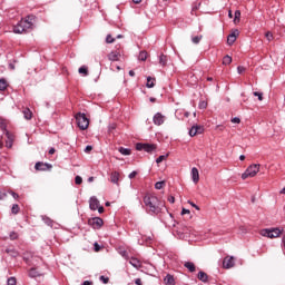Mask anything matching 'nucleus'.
I'll list each match as a JSON object with an SVG mask.
<instances>
[{"label":"nucleus","mask_w":285,"mask_h":285,"mask_svg":"<svg viewBox=\"0 0 285 285\" xmlns=\"http://www.w3.org/2000/svg\"><path fill=\"white\" fill-rule=\"evenodd\" d=\"M19 210H21V209L19 208V205L13 204L12 207H11V213H12V215H19Z\"/></svg>","instance_id":"nucleus-30"},{"label":"nucleus","mask_w":285,"mask_h":285,"mask_svg":"<svg viewBox=\"0 0 285 285\" xmlns=\"http://www.w3.org/2000/svg\"><path fill=\"white\" fill-rule=\"evenodd\" d=\"M230 63H233V58L230 56H225L223 58V66H230Z\"/></svg>","instance_id":"nucleus-23"},{"label":"nucleus","mask_w":285,"mask_h":285,"mask_svg":"<svg viewBox=\"0 0 285 285\" xmlns=\"http://www.w3.org/2000/svg\"><path fill=\"white\" fill-rule=\"evenodd\" d=\"M134 1V3H139L141 0H132Z\"/></svg>","instance_id":"nucleus-64"},{"label":"nucleus","mask_w":285,"mask_h":285,"mask_svg":"<svg viewBox=\"0 0 285 285\" xmlns=\"http://www.w3.org/2000/svg\"><path fill=\"white\" fill-rule=\"evenodd\" d=\"M92 151V146L88 145L86 148H85V153H90Z\"/></svg>","instance_id":"nucleus-54"},{"label":"nucleus","mask_w":285,"mask_h":285,"mask_svg":"<svg viewBox=\"0 0 285 285\" xmlns=\"http://www.w3.org/2000/svg\"><path fill=\"white\" fill-rule=\"evenodd\" d=\"M235 266V257L233 256H227L223 261V267L225 268H233Z\"/></svg>","instance_id":"nucleus-9"},{"label":"nucleus","mask_w":285,"mask_h":285,"mask_svg":"<svg viewBox=\"0 0 285 285\" xmlns=\"http://www.w3.org/2000/svg\"><path fill=\"white\" fill-rule=\"evenodd\" d=\"M164 282L167 285H175V277L170 274H167Z\"/></svg>","instance_id":"nucleus-19"},{"label":"nucleus","mask_w":285,"mask_h":285,"mask_svg":"<svg viewBox=\"0 0 285 285\" xmlns=\"http://www.w3.org/2000/svg\"><path fill=\"white\" fill-rule=\"evenodd\" d=\"M106 43H115V38L111 35H108L106 38Z\"/></svg>","instance_id":"nucleus-40"},{"label":"nucleus","mask_w":285,"mask_h":285,"mask_svg":"<svg viewBox=\"0 0 285 285\" xmlns=\"http://www.w3.org/2000/svg\"><path fill=\"white\" fill-rule=\"evenodd\" d=\"M9 193L13 197V199H19V194H17L14 191H9Z\"/></svg>","instance_id":"nucleus-48"},{"label":"nucleus","mask_w":285,"mask_h":285,"mask_svg":"<svg viewBox=\"0 0 285 285\" xmlns=\"http://www.w3.org/2000/svg\"><path fill=\"white\" fill-rule=\"evenodd\" d=\"M8 197V194L6 191H0V199H6Z\"/></svg>","instance_id":"nucleus-51"},{"label":"nucleus","mask_w":285,"mask_h":285,"mask_svg":"<svg viewBox=\"0 0 285 285\" xmlns=\"http://www.w3.org/2000/svg\"><path fill=\"white\" fill-rule=\"evenodd\" d=\"M164 186H166V181H157L155 184L156 190H161V188H164Z\"/></svg>","instance_id":"nucleus-34"},{"label":"nucleus","mask_w":285,"mask_h":285,"mask_svg":"<svg viewBox=\"0 0 285 285\" xmlns=\"http://www.w3.org/2000/svg\"><path fill=\"white\" fill-rule=\"evenodd\" d=\"M259 168H262V165L259 164L249 165L245 173L242 174V179L246 180L248 178L256 177L257 173H259Z\"/></svg>","instance_id":"nucleus-3"},{"label":"nucleus","mask_w":285,"mask_h":285,"mask_svg":"<svg viewBox=\"0 0 285 285\" xmlns=\"http://www.w3.org/2000/svg\"><path fill=\"white\" fill-rule=\"evenodd\" d=\"M129 264H131L134 268H141V261H139L138 258H130Z\"/></svg>","instance_id":"nucleus-18"},{"label":"nucleus","mask_w":285,"mask_h":285,"mask_svg":"<svg viewBox=\"0 0 285 285\" xmlns=\"http://www.w3.org/2000/svg\"><path fill=\"white\" fill-rule=\"evenodd\" d=\"M237 37H239V31L234 30L228 37H227V43L228 46H233L235 41H237Z\"/></svg>","instance_id":"nucleus-11"},{"label":"nucleus","mask_w":285,"mask_h":285,"mask_svg":"<svg viewBox=\"0 0 285 285\" xmlns=\"http://www.w3.org/2000/svg\"><path fill=\"white\" fill-rule=\"evenodd\" d=\"M76 121L80 130H88V127L90 126V120L88 119V117H86V114L78 112L76 115Z\"/></svg>","instance_id":"nucleus-4"},{"label":"nucleus","mask_w":285,"mask_h":285,"mask_svg":"<svg viewBox=\"0 0 285 285\" xmlns=\"http://www.w3.org/2000/svg\"><path fill=\"white\" fill-rule=\"evenodd\" d=\"M7 284H8V285H17V278H16V277H10V278H8Z\"/></svg>","instance_id":"nucleus-38"},{"label":"nucleus","mask_w":285,"mask_h":285,"mask_svg":"<svg viewBox=\"0 0 285 285\" xmlns=\"http://www.w3.org/2000/svg\"><path fill=\"white\" fill-rule=\"evenodd\" d=\"M79 75H83V77H88V67L82 66L78 69Z\"/></svg>","instance_id":"nucleus-25"},{"label":"nucleus","mask_w":285,"mask_h":285,"mask_svg":"<svg viewBox=\"0 0 285 285\" xmlns=\"http://www.w3.org/2000/svg\"><path fill=\"white\" fill-rule=\"evenodd\" d=\"M8 88V81L3 78L0 79V90L3 92Z\"/></svg>","instance_id":"nucleus-22"},{"label":"nucleus","mask_w":285,"mask_h":285,"mask_svg":"<svg viewBox=\"0 0 285 285\" xmlns=\"http://www.w3.org/2000/svg\"><path fill=\"white\" fill-rule=\"evenodd\" d=\"M120 57H121V52H119V51H111L108 55L109 61H119Z\"/></svg>","instance_id":"nucleus-16"},{"label":"nucleus","mask_w":285,"mask_h":285,"mask_svg":"<svg viewBox=\"0 0 285 285\" xmlns=\"http://www.w3.org/2000/svg\"><path fill=\"white\" fill-rule=\"evenodd\" d=\"M110 181L111 184H116L117 186L119 185V171L111 173Z\"/></svg>","instance_id":"nucleus-17"},{"label":"nucleus","mask_w":285,"mask_h":285,"mask_svg":"<svg viewBox=\"0 0 285 285\" xmlns=\"http://www.w3.org/2000/svg\"><path fill=\"white\" fill-rule=\"evenodd\" d=\"M184 266H185V268L189 269V273H195V271H196L195 263H193V262H186L184 264Z\"/></svg>","instance_id":"nucleus-20"},{"label":"nucleus","mask_w":285,"mask_h":285,"mask_svg":"<svg viewBox=\"0 0 285 285\" xmlns=\"http://www.w3.org/2000/svg\"><path fill=\"white\" fill-rule=\"evenodd\" d=\"M23 117H24V119H27V120L32 119V111H31L29 108L24 109V110H23Z\"/></svg>","instance_id":"nucleus-24"},{"label":"nucleus","mask_w":285,"mask_h":285,"mask_svg":"<svg viewBox=\"0 0 285 285\" xmlns=\"http://www.w3.org/2000/svg\"><path fill=\"white\" fill-rule=\"evenodd\" d=\"M94 248L96 253H99V250H101V246H99V243H95Z\"/></svg>","instance_id":"nucleus-43"},{"label":"nucleus","mask_w":285,"mask_h":285,"mask_svg":"<svg viewBox=\"0 0 285 285\" xmlns=\"http://www.w3.org/2000/svg\"><path fill=\"white\" fill-rule=\"evenodd\" d=\"M39 272H37V269L36 268H31L30 271H29V277H39Z\"/></svg>","instance_id":"nucleus-32"},{"label":"nucleus","mask_w":285,"mask_h":285,"mask_svg":"<svg viewBox=\"0 0 285 285\" xmlns=\"http://www.w3.org/2000/svg\"><path fill=\"white\" fill-rule=\"evenodd\" d=\"M242 119H239L238 117H235L232 119V124H240Z\"/></svg>","instance_id":"nucleus-45"},{"label":"nucleus","mask_w":285,"mask_h":285,"mask_svg":"<svg viewBox=\"0 0 285 285\" xmlns=\"http://www.w3.org/2000/svg\"><path fill=\"white\" fill-rule=\"evenodd\" d=\"M136 150H145V153H155V150H157V145L138 142L136 145Z\"/></svg>","instance_id":"nucleus-6"},{"label":"nucleus","mask_w":285,"mask_h":285,"mask_svg":"<svg viewBox=\"0 0 285 285\" xmlns=\"http://www.w3.org/2000/svg\"><path fill=\"white\" fill-rule=\"evenodd\" d=\"M239 159H240V161H244V159H246V156L240 155V156H239Z\"/></svg>","instance_id":"nucleus-60"},{"label":"nucleus","mask_w":285,"mask_h":285,"mask_svg":"<svg viewBox=\"0 0 285 285\" xmlns=\"http://www.w3.org/2000/svg\"><path fill=\"white\" fill-rule=\"evenodd\" d=\"M17 237H19V235H18L17 233L12 232V233L10 234V238H11V239H17Z\"/></svg>","instance_id":"nucleus-49"},{"label":"nucleus","mask_w":285,"mask_h":285,"mask_svg":"<svg viewBox=\"0 0 285 285\" xmlns=\"http://www.w3.org/2000/svg\"><path fill=\"white\" fill-rule=\"evenodd\" d=\"M237 71H238V75H242V72H246V67L238 66Z\"/></svg>","instance_id":"nucleus-42"},{"label":"nucleus","mask_w":285,"mask_h":285,"mask_svg":"<svg viewBox=\"0 0 285 285\" xmlns=\"http://www.w3.org/2000/svg\"><path fill=\"white\" fill-rule=\"evenodd\" d=\"M75 181H76L77 186H80V184L83 183V178H81V176H76Z\"/></svg>","instance_id":"nucleus-39"},{"label":"nucleus","mask_w":285,"mask_h":285,"mask_svg":"<svg viewBox=\"0 0 285 285\" xmlns=\"http://www.w3.org/2000/svg\"><path fill=\"white\" fill-rule=\"evenodd\" d=\"M204 39V36H196L191 38L193 43H199Z\"/></svg>","instance_id":"nucleus-37"},{"label":"nucleus","mask_w":285,"mask_h":285,"mask_svg":"<svg viewBox=\"0 0 285 285\" xmlns=\"http://www.w3.org/2000/svg\"><path fill=\"white\" fill-rule=\"evenodd\" d=\"M281 195H285V187L281 190Z\"/></svg>","instance_id":"nucleus-63"},{"label":"nucleus","mask_w":285,"mask_h":285,"mask_svg":"<svg viewBox=\"0 0 285 285\" xmlns=\"http://www.w3.org/2000/svg\"><path fill=\"white\" fill-rule=\"evenodd\" d=\"M188 204H190V206H193V208H196V210H199V206H197L195 203L189 200Z\"/></svg>","instance_id":"nucleus-53"},{"label":"nucleus","mask_w":285,"mask_h":285,"mask_svg":"<svg viewBox=\"0 0 285 285\" xmlns=\"http://www.w3.org/2000/svg\"><path fill=\"white\" fill-rule=\"evenodd\" d=\"M129 76H130V77H135V71L130 70V71H129Z\"/></svg>","instance_id":"nucleus-61"},{"label":"nucleus","mask_w":285,"mask_h":285,"mask_svg":"<svg viewBox=\"0 0 285 285\" xmlns=\"http://www.w3.org/2000/svg\"><path fill=\"white\" fill-rule=\"evenodd\" d=\"M88 181H89V183L95 181V177H89V178H88Z\"/></svg>","instance_id":"nucleus-62"},{"label":"nucleus","mask_w":285,"mask_h":285,"mask_svg":"<svg viewBox=\"0 0 285 285\" xmlns=\"http://www.w3.org/2000/svg\"><path fill=\"white\" fill-rule=\"evenodd\" d=\"M89 208L91 210H97L99 208V199H97V197L92 196L89 199Z\"/></svg>","instance_id":"nucleus-12"},{"label":"nucleus","mask_w":285,"mask_h":285,"mask_svg":"<svg viewBox=\"0 0 285 285\" xmlns=\"http://www.w3.org/2000/svg\"><path fill=\"white\" fill-rule=\"evenodd\" d=\"M116 128H117L116 124L109 125V132H112V130H115Z\"/></svg>","instance_id":"nucleus-47"},{"label":"nucleus","mask_w":285,"mask_h":285,"mask_svg":"<svg viewBox=\"0 0 285 285\" xmlns=\"http://www.w3.org/2000/svg\"><path fill=\"white\" fill-rule=\"evenodd\" d=\"M137 177V171H131L129 174V179H135Z\"/></svg>","instance_id":"nucleus-46"},{"label":"nucleus","mask_w":285,"mask_h":285,"mask_svg":"<svg viewBox=\"0 0 285 285\" xmlns=\"http://www.w3.org/2000/svg\"><path fill=\"white\" fill-rule=\"evenodd\" d=\"M118 151L120 153V155H125V156H128V155H130V149H128V148H124V147H120L119 149H118Z\"/></svg>","instance_id":"nucleus-29"},{"label":"nucleus","mask_w":285,"mask_h":285,"mask_svg":"<svg viewBox=\"0 0 285 285\" xmlns=\"http://www.w3.org/2000/svg\"><path fill=\"white\" fill-rule=\"evenodd\" d=\"M159 63L160 66H166L168 63V57H166L165 55H160Z\"/></svg>","instance_id":"nucleus-28"},{"label":"nucleus","mask_w":285,"mask_h":285,"mask_svg":"<svg viewBox=\"0 0 285 285\" xmlns=\"http://www.w3.org/2000/svg\"><path fill=\"white\" fill-rule=\"evenodd\" d=\"M198 279L204 283L208 282V274H206L205 272H199Z\"/></svg>","instance_id":"nucleus-21"},{"label":"nucleus","mask_w":285,"mask_h":285,"mask_svg":"<svg viewBox=\"0 0 285 285\" xmlns=\"http://www.w3.org/2000/svg\"><path fill=\"white\" fill-rule=\"evenodd\" d=\"M263 237H268L269 239H275L282 235V230L279 228L274 229H264L262 232Z\"/></svg>","instance_id":"nucleus-5"},{"label":"nucleus","mask_w":285,"mask_h":285,"mask_svg":"<svg viewBox=\"0 0 285 285\" xmlns=\"http://www.w3.org/2000/svg\"><path fill=\"white\" fill-rule=\"evenodd\" d=\"M100 282H104L105 284H108V282H110V278H108L106 276H100Z\"/></svg>","instance_id":"nucleus-44"},{"label":"nucleus","mask_w":285,"mask_h":285,"mask_svg":"<svg viewBox=\"0 0 285 285\" xmlns=\"http://www.w3.org/2000/svg\"><path fill=\"white\" fill-rule=\"evenodd\" d=\"M168 159V154L161 155L156 159V164H161V161H166Z\"/></svg>","instance_id":"nucleus-33"},{"label":"nucleus","mask_w":285,"mask_h":285,"mask_svg":"<svg viewBox=\"0 0 285 285\" xmlns=\"http://www.w3.org/2000/svg\"><path fill=\"white\" fill-rule=\"evenodd\" d=\"M191 179H193L194 184L199 183V169H197V167L191 168Z\"/></svg>","instance_id":"nucleus-15"},{"label":"nucleus","mask_w":285,"mask_h":285,"mask_svg":"<svg viewBox=\"0 0 285 285\" xmlns=\"http://www.w3.org/2000/svg\"><path fill=\"white\" fill-rule=\"evenodd\" d=\"M55 153H56L55 148L49 149V155H55Z\"/></svg>","instance_id":"nucleus-57"},{"label":"nucleus","mask_w":285,"mask_h":285,"mask_svg":"<svg viewBox=\"0 0 285 285\" xmlns=\"http://www.w3.org/2000/svg\"><path fill=\"white\" fill-rule=\"evenodd\" d=\"M198 108L200 110H206L208 108V102L205 101V100L200 101L199 105H198Z\"/></svg>","instance_id":"nucleus-35"},{"label":"nucleus","mask_w":285,"mask_h":285,"mask_svg":"<svg viewBox=\"0 0 285 285\" xmlns=\"http://www.w3.org/2000/svg\"><path fill=\"white\" fill-rule=\"evenodd\" d=\"M144 204L149 213L154 215L161 213V208H164V204L154 194H146L144 196Z\"/></svg>","instance_id":"nucleus-1"},{"label":"nucleus","mask_w":285,"mask_h":285,"mask_svg":"<svg viewBox=\"0 0 285 285\" xmlns=\"http://www.w3.org/2000/svg\"><path fill=\"white\" fill-rule=\"evenodd\" d=\"M135 284H136V285H144V284L141 283V278H136V279H135Z\"/></svg>","instance_id":"nucleus-55"},{"label":"nucleus","mask_w":285,"mask_h":285,"mask_svg":"<svg viewBox=\"0 0 285 285\" xmlns=\"http://www.w3.org/2000/svg\"><path fill=\"white\" fill-rule=\"evenodd\" d=\"M90 224L94 226V228H101L104 226V219L100 217H95L90 220Z\"/></svg>","instance_id":"nucleus-13"},{"label":"nucleus","mask_w":285,"mask_h":285,"mask_svg":"<svg viewBox=\"0 0 285 285\" xmlns=\"http://www.w3.org/2000/svg\"><path fill=\"white\" fill-rule=\"evenodd\" d=\"M83 285H92V282H90V281H85V282H83Z\"/></svg>","instance_id":"nucleus-58"},{"label":"nucleus","mask_w":285,"mask_h":285,"mask_svg":"<svg viewBox=\"0 0 285 285\" xmlns=\"http://www.w3.org/2000/svg\"><path fill=\"white\" fill-rule=\"evenodd\" d=\"M228 17H229V19H233V11L232 10L228 11Z\"/></svg>","instance_id":"nucleus-59"},{"label":"nucleus","mask_w":285,"mask_h":285,"mask_svg":"<svg viewBox=\"0 0 285 285\" xmlns=\"http://www.w3.org/2000/svg\"><path fill=\"white\" fill-rule=\"evenodd\" d=\"M202 132H204V127L199 126V125H194L190 129H189V136L190 137H195L196 135H202Z\"/></svg>","instance_id":"nucleus-8"},{"label":"nucleus","mask_w":285,"mask_h":285,"mask_svg":"<svg viewBox=\"0 0 285 285\" xmlns=\"http://www.w3.org/2000/svg\"><path fill=\"white\" fill-rule=\"evenodd\" d=\"M32 26H35V16H28L27 19L20 20L18 24L13 27V32L16 35H23V32L32 30Z\"/></svg>","instance_id":"nucleus-2"},{"label":"nucleus","mask_w":285,"mask_h":285,"mask_svg":"<svg viewBox=\"0 0 285 285\" xmlns=\"http://www.w3.org/2000/svg\"><path fill=\"white\" fill-rule=\"evenodd\" d=\"M138 59H139V61H146L148 59V52L140 51Z\"/></svg>","instance_id":"nucleus-26"},{"label":"nucleus","mask_w":285,"mask_h":285,"mask_svg":"<svg viewBox=\"0 0 285 285\" xmlns=\"http://www.w3.org/2000/svg\"><path fill=\"white\" fill-rule=\"evenodd\" d=\"M168 203L169 204H175V196H169L168 197Z\"/></svg>","instance_id":"nucleus-52"},{"label":"nucleus","mask_w":285,"mask_h":285,"mask_svg":"<svg viewBox=\"0 0 285 285\" xmlns=\"http://www.w3.org/2000/svg\"><path fill=\"white\" fill-rule=\"evenodd\" d=\"M146 86L148 88H155V78L148 77Z\"/></svg>","instance_id":"nucleus-27"},{"label":"nucleus","mask_w":285,"mask_h":285,"mask_svg":"<svg viewBox=\"0 0 285 285\" xmlns=\"http://www.w3.org/2000/svg\"><path fill=\"white\" fill-rule=\"evenodd\" d=\"M265 37H266L267 41H273V32L267 31V32L265 33Z\"/></svg>","instance_id":"nucleus-41"},{"label":"nucleus","mask_w":285,"mask_h":285,"mask_svg":"<svg viewBox=\"0 0 285 285\" xmlns=\"http://www.w3.org/2000/svg\"><path fill=\"white\" fill-rule=\"evenodd\" d=\"M166 121V116L161 115V112H157L154 116V124L155 126H161Z\"/></svg>","instance_id":"nucleus-10"},{"label":"nucleus","mask_w":285,"mask_h":285,"mask_svg":"<svg viewBox=\"0 0 285 285\" xmlns=\"http://www.w3.org/2000/svg\"><path fill=\"white\" fill-rule=\"evenodd\" d=\"M36 170L46 171V170H52V165L48 163H41L38 161L35 165Z\"/></svg>","instance_id":"nucleus-7"},{"label":"nucleus","mask_w":285,"mask_h":285,"mask_svg":"<svg viewBox=\"0 0 285 285\" xmlns=\"http://www.w3.org/2000/svg\"><path fill=\"white\" fill-rule=\"evenodd\" d=\"M97 210H98V213H104V206H98V208H97Z\"/></svg>","instance_id":"nucleus-56"},{"label":"nucleus","mask_w":285,"mask_h":285,"mask_svg":"<svg viewBox=\"0 0 285 285\" xmlns=\"http://www.w3.org/2000/svg\"><path fill=\"white\" fill-rule=\"evenodd\" d=\"M254 97H258V101H264V94L263 92L255 91Z\"/></svg>","instance_id":"nucleus-36"},{"label":"nucleus","mask_w":285,"mask_h":285,"mask_svg":"<svg viewBox=\"0 0 285 285\" xmlns=\"http://www.w3.org/2000/svg\"><path fill=\"white\" fill-rule=\"evenodd\" d=\"M6 147L7 148H12V144H14V136L10 134V131H6Z\"/></svg>","instance_id":"nucleus-14"},{"label":"nucleus","mask_w":285,"mask_h":285,"mask_svg":"<svg viewBox=\"0 0 285 285\" xmlns=\"http://www.w3.org/2000/svg\"><path fill=\"white\" fill-rule=\"evenodd\" d=\"M181 215H190V210L186 209V208H183Z\"/></svg>","instance_id":"nucleus-50"},{"label":"nucleus","mask_w":285,"mask_h":285,"mask_svg":"<svg viewBox=\"0 0 285 285\" xmlns=\"http://www.w3.org/2000/svg\"><path fill=\"white\" fill-rule=\"evenodd\" d=\"M240 17H242V11L236 10L235 11V17H234V23H239Z\"/></svg>","instance_id":"nucleus-31"}]
</instances>
